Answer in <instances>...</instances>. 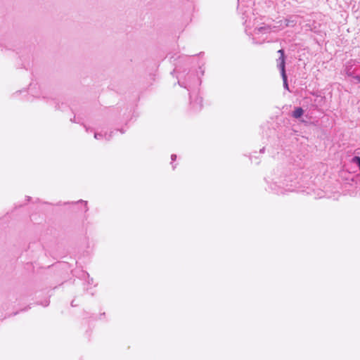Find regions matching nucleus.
Here are the masks:
<instances>
[{
  "instance_id": "20e7f679",
  "label": "nucleus",
  "mask_w": 360,
  "mask_h": 360,
  "mask_svg": "<svg viewBox=\"0 0 360 360\" xmlns=\"http://www.w3.org/2000/svg\"><path fill=\"white\" fill-rule=\"evenodd\" d=\"M283 81H285V80L283 79ZM284 84H285V86L288 87L287 79L285 80V82H284Z\"/></svg>"
},
{
  "instance_id": "7ed1b4c3",
  "label": "nucleus",
  "mask_w": 360,
  "mask_h": 360,
  "mask_svg": "<svg viewBox=\"0 0 360 360\" xmlns=\"http://www.w3.org/2000/svg\"><path fill=\"white\" fill-rule=\"evenodd\" d=\"M355 79L357 80V82H360V76H356Z\"/></svg>"
},
{
  "instance_id": "f03ea898",
  "label": "nucleus",
  "mask_w": 360,
  "mask_h": 360,
  "mask_svg": "<svg viewBox=\"0 0 360 360\" xmlns=\"http://www.w3.org/2000/svg\"><path fill=\"white\" fill-rule=\"evenodd\" d=\"M303 113H304V110H302V108H297L294 110L292 115L295 118H299L303 115Z\"/></svg>"
},
{
  "instance_id": "f257e3e1",
  "label": "nucleus",
  "mask_w": 360,
  "mask_h": 360,
  "mask_svg": "<svg viewBox=\"0 0 360 360\" xmlns=\"http://www.w3.org/2000/svg\"><path fill=\"white\" fill-rule=\"evenodd\" d=\"M278 52L279 53V54H281L279 59L281 60L280 68L281 70L282 77L285 81L286 80V75H285V63L284 51L283 49H280Z\"/></svg>"
}]
</instances>
